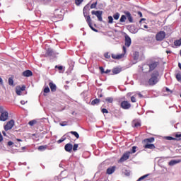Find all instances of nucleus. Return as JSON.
I'll return each mask as SVG.
<instances>
[{
    "label": "nucleus",
    "mask_w": 181,
    "mask_h": 181,
    "mask_svg": "<svg viewBox=\"0 0 181 181\" xmlns=\"http://www.w3.org/2000/svg\"><path fill=\"white\" fill-rule=\"evenodd\" d=\"M160 77L159 76V71L158 70H154L151 75V78L148 80L149 86H156L159 83Z\"/></svg>",
    "instance_id": "nucleus-1"
},
{
    "label": "nucleus",
    "mask_w": 181,
    "mask_h": 181,
    "mask_svg": "<svg viewBox=\"0 0 181 181\" xmlns=\"http://www.w3.org/2000/svg\"><path fill=\"white\" fill-rule=\"evenodd\" d=\"M0 121H6L9 118V113L8 111L4 110V107L0 106Z\"/></svg>",
    "instance_id": "nucleus-2"
},
{
    "label": "nucleus",
    "mask_w": 181,
    "mask_h": 181,
    "mask_svg": "<svg viewBox=\"0 0 181 181\" xmlns=\"http://www.w3.org/2000/svg\"><path fill=\"white\" fill-rule=\"evenodd\" d=\"M166 37V33L165 31H160L156 35V40L157 42H162Z\"/></svg>",
    "instance_id": "nucleus-3"
},
{
    "label": "nucleus",
    "mask_w": 181,
    "mask_h": 181,
    "mask_svg": "<svg viewBox=\"0 0 181 181\" xmlns=\"http://www.w3.org/2000/svg\"><path fill=\"white\" fill-rule=\"evenodd\" d=\"M148 63V67H150V71H153L158 66H159V62L156 61H150Z\"/></svg>",
    "instance_id": "nucleus-4"
},
{
    "label": "nucleus",
    "mask_w": 181,
    "mask_h": 181,
    "mask_svg": "<svg viewBox=\"0 0 181 181\" xmlns=\"http://www.w3.org/2000/svg\"><path fill=\"white\" fill-rule=\"evenodd\" d=\"M92 15H95L98 18V21L103 22V11H92Z\"/></svg>",
    "instance_id": "nucleus-5"
},
{
    "label": "nucleus",
    "mask_w": 181,
    "mask_h": 181,
    "mask_svg": "<svg viewBox=\"0 0 181 181\" xmlns=\"http://www.w3.org/2000/svg\"><path fill=\"white\" fill-rule=\"evenodd\" d=\"M91 4V1L86 4L83 8V16L85 19H87V17L88 16V12H90V4Z\"/></svg>",
    "instance_id": "nucleus-6"
},
{
    "label": "nucleus",
    "mask_w": 181,
    "mask_h": 181,
    "mask_svg": "<svg viewBox=\"0 0 181 181\" xmlns=\"http://www.w3.org/2000/svg\"><path fill=\"white\" fill-rule=\"evenodd\" d=\"M130 156H131V152L127 151L122 155L121 158L119 160V162L122 163V162H125V160H128V159H129Z\"/></svg>",
    "instance_id": "nucleus-7"
},
{
    "label": "nucleus",
    "mask_w": 181,
    "mask_h": 181,
    "mask_svg": "<svg viewBox=\"0 0 181 181\" xmlns=\"http://www.w3.org/2000/svg\"><path fill=\"white\" fill-rule=\"evenodd\" d=\"M120 107L123 110H129L131 108V103L127 100H124L121 103Z\"/></svg>",
    "instance_id": "nucleus-8"
},
{
    "label": "nucleus",
    "mask_w": 181,
    "mask_h": 181,
    "mask_svg": "<svg viewBox=\"0 0 181 181\" xmlns=\"http://www.w3.org/2000/svg\"><path fill=\"white\" fill-rule=\"evenodd\" d=\"M125 53H127V48L123 46V53L120 54H112V59H122V57H124V56H125Z\"/></svg>",
    "instance_id": "nucleus-9"
},
{
    "label": "nucleus",
    "mask_w": 181,
    "mask_h": 181,
    "mask_svg": "<svg viewBox=\"0 0 181 181\" xmlns=\"http://www.w3.org/2000/svg\"><path fill=\"white\" fill-rule=\"evenodd\" d=\"M13 125H15V122L13 120H10L4 126L5 131H9L10 129H12V128H13Z\"/></svg>",
    "instance_id": "nucleus-10"
},
{
    "label": "nucleus",
    "mask_w": 181,
    "mask_h": 181,
    "mask_svg": "<svg viewBox=\"0 0 181 181\" xmlns=\"http://www.w3.org/2000/svg\"><path fill=\"white\" fill-rule=\"evenodd\" d=\"M86 21L89 26V28H90V29H92V30H93V32H98V30L94 28V27H93V24L91 23V17L90 16H88L86 18Z\"/></svg>",
    "instance_id": "nucleus-11"
},
{
    "label": "nucleus",
    "mask_w": 181,
    "mask_h": 181,
    "mask_svg": "<svg viewBox=\"0 0 181 181\" xmlns=\"http://www.w3.org/2000/svg\"><path fill=\"white\" fill-rule=\"evenodd\" d=\"M64 149L66 152H69V153H71V151H73V144L68 143L64 146Z\"/></svg>",
    "instance_id": "nucleus-12"
},
{
    "label": "nucleus",
    "mask_w": 181,
    "mask_h": 181,
    "mask_svg": "<svg viewBox=\"0 0 181 181\" xmlns=\"http://www.w3.org/2000/svg\"><path fill=\"white\" fill-rule=\"evenodd\" d=\"M142 71L143 73H151V69L149 67L148 62L147 64H145L142 66Z\"/></svg>",
    "instance_id": "nucleus-13"
},
{
    "label": "nucleus",
    "mask_w": 181,
    "mask_h": 181,
    "mask_svg": "<svg viewBox=\"0 0 181 181\" xmlns=\"http://www.w3.org/2000/svg\"><path fill=\"white\" fill-rule=\"evenodd\" d=\"M124 14L126 16V18L128 19L129 23H133L134 18H132V15H131V13H129V11H125Z\"/></svg>",
    "instance_id": "nucleus-14"
},
{
    "label": "nucleus",
    "mask_w": 181,
    "mask_h": 181,
    "mask_svg": "<svg viewBox=\"0 0 181 181\" xmlns=\"http://www.w3.org/2000/svg\"><path fill=\"white\" fill-rule=\"evenodd\" d=\"M124 43L127 47H129V46H131L132 41L131 37H129V36L125 35Z\"/></svg>",
    "instance_id": "nucleus-15"
},
{
    "label": "nucleus",
    "mask_w": 181,
    "mask_h": 181,
    "mask_svg": "<svg viewBox=\"0 0 181 181\" xmlns=\"http://www.w3.org/2000/svg\"><path fill=\"white\" fill-rule=\"evenodd\" d=\"M115 169H117V167H115V166H112V167L108 168L106 170L107 175H112V173H114V172H115Z\"/></svg>",
    "instance_id": "nucleus-16"
},
{
    "label": "nucleus",
    "mask_w": 181,
    "mask_h": 181,
    "mask_svg": "<svg viewBox=\"0 0 181 181\" xmlns=\"http://www.w3.org/2000/svg\"><path fill=\"white\" fill-rule=\"evenodd\" d=\"M23 76L24 77H32V76H33V73L30 70H26L23 72Z\"/></svg>",
    "instance_id": "nucleus-17"
},
{
    "label": "nucleus",
    "mask_w": 181,
    "mask_h": 181,
    "mask_svg": "<svg viewBox=\"0 0 181 181\" xmlns=\"http://www.w3.org/2000/svg\"><path fill=\"white\" fill-rule=\"evenodd\" d=\"M49 86L52 93H54L56 90H57V86H56V84H54L53 82H49Z\"/></svg>",
    "instance_id": "nucleus-18"
},
{
    "label": "nucleus",
    "mask_w": 181,
    "mask_h": 181,
    "mask_svg": "<svg viewBox=\"0 0 181 181\" xmlns=\"http://www.w3.org/2000/svg\"><path fill=\"white\" fill-rule=\"evenodd\" d=\"M132 127H133V128H138V127H141V122L138 120H133L132 122Z\"/></svg>",
    "instance_id": "nucleus-19"
},
{
    "label": "nucleus",
    "mask_w": 181,
    "mask_h": 181,
    "mask_svg": "<svg viewBox=\"0 0 181 181\" xmlns=\"http://www.w3.org/2000/svg\"><path fill=\"white\" fill-rule=\"evenodd\" d=\"M46 56H48L49 57H52L54 56V52L52 49H48L46 52Z\"/></svg>",
    "instance_id": "nucleus-20"
},
{
    "label": "nucleus",
    "mask_w": 181,
    "mask_h": 181,
    "mask_svg": "<svg viewBox=\"0 0 181 181\" xmlns=\"http://www.w3.org/2000/svg\"><path fill=\"white\" fill-rule=\"evenodd\" d=\"M177 163H180V160H172L168 164L170 166H175V165H177Z\"/></svg>",
    "instance_id": "nucleus-21"
},
{
    "label": "nucleus",
    "mask_w": 181,
    "mask_h": 181,
    "mask_svg": "<svg viewBox=\"0 0 181 181\" xmlns=\"http://www.w3.org/2000/svg\"><path fill=\"white\" fill-rule=\"evenodd\" d=\"M145 149H155V145L154 144H146L144 146Z\"/></svg>",
    "instance_id": "nucleus-22"
},
{
    "label": "nucleus",
    "mask_w": 181,
    "mask_h": 181,
    "mask_svg": "<svg viewBox=\"0 0 181 181\" xmlns=\"http://www.w3.org/2000/svg\"><path fill=\"white\" fill-rule=\"evenodd\" d=\"M144 142H146V144L148 143L152 144V142H155V138L151 137L148 139H144Z\"/></svg>",
    "instance_id": "nucleus-23"
},
{
    "label": "nucleus",
    "mask_w": 181,
    "mask_h": 181,
    "mask_svg": "<svg viewBox=\"0 0 181 181\" xmlns=\"http://www.w3.org/2000/svg\"><path fill=\"white\" fill-rule=\"evenodd\" d=\"M47 149V145L40 146L38 147V151H40L41 152H43V151H46Z\"/></svg>",
    "instance_id": "nucleus-24"
},
{
    "label": "nucleus",
    "mask_w": 181,
    "mask_h": 181,
    "mask_svg": "<svg viewBox=\"0 0 181 181\" xmlns=\"http://www.w3.org/2000/svg\"><path fill=\"white\" fill-rule=\"evenodd\" d=\"M113 74H119V73H121V69L119 68H114L112 69Z\"/></svg>",
    "instance_id": "nucleus-25"
},
{
    "label": "nucleus",
    "mask_w": 181,
    "mask_h": 181,
    "mask_svg": "<svg viewBox=\"0 0 181 181\" xmlns=\"http://www.w3.org/2000/svg\"><path fill=\"white\" fill-rule=\"evenodd\" d=\"M105 101L107 103H109L110 104H112V103L114 102V98H112V97H107V98H105Z\"/></svg>",
    "instance_id": "nucleus-26"
},
{
    "label": "nucleus",
    "mask_w": 181,
    "mask_h": 181,
    "mask_svg": "<svg viewBox=\"0 0 181 181\" xmlns=\"http://www.w3.org/2000/svg\"><path fill=\"white\" fill-rule=\"evenodd\" d=\"M37 124V120L33 119L28 122V124H30V127H33V125Z\"/></svg>",
    "instance_id": "nucleus-27"
},
{
    "label": "nucleus",
    "mask_w": 181,
    "mask_h": 181,
    "mask_svg": "<svg viewBox=\"0 0 181 181\" xmlns=\"http://www.w3.org/2000/svg\"><path fill=\"white\" fill-rule=\"evenodd\" d=\"M125 21H127V16L122 15L119 19V22H121L122 23L124 22H125Z\"/></svg>",
    "instance_id": "nucleus-28"
},
{
    "label": "nucleus",
    "mask_w": 181,
    "mask_h": 181,
    "mask_svg": "<svg viewBox=\"0 0 181 181\" xmlns=\"http://www.w3.org/2000/svg\"><path fill=\"white\" fill-rule=\"evenodd\" d=\"M175 46H181V38L174 41Z\"/></svg>",
    "instance_id": "nucleus-29"
},
{
    "label": "nucleus",
    "mask_w": 181,
    "mask_h": 181,
    "mask_svg": "<svg viewBox=\"0 0 181 181\" xmlns=\"http://www.w3.org/2000/svg\"><path fill=\"white\" fill-rule=\"evenodd\" d=\"M100 103V99H94L92 102H91V105H95V104H98Z\"/></svg>",
    "instance_id": "nucleus-30"
},
{
    "label": "nucleus",
    "mask_w": 181,
    "mask_h": 181,
    "mask_svg": "<svg viewBox=\"0 0 181 181\" xmlns=\"http://www.w3.org/2000/svg\"><path fill=\"white\" fill-rule=\"evenodd\" d=\"M123 175H124L125 176H129V175H131V172L129 170H124L122 171Z\"/></svg>",
    "instance_id": "nucleus-31"
},
{
    "label": "nucleus",
    "mask_w": 181,
    "mask_h": 181,
    "mask_svg": "<svg viewBox=\"0 0 181 181\" xmlns=\"http://www.w3.org/2000/svg\"><path fill=\"white\" fill-rule=\"evenodd\" d=\"M107 19H108V23H114V18H112V16H109L107 17Z\"/></svg>",
    "instance_id": "nucleus-32"
},
{
    "label": "nucleus",
    "mask_w": 181,
    "mask_h": 181,
    "mask_svg": "<svg viewBox=\"0 0 181 181\" xmlns=\"http://www.w3.org/2000/svg\"><path fill=\"white\" fill-rule=\"evenodd\" d=\"M71 134H72V135H74V136H76V138L77 139H78V138H80V135L78 134V133H77V132H71Z\"/></svg>",
    "instance_id": "nucleus-33"
},
{
    "label": "nucleus",
    "mask_w": 181,
    "mask_h": 181,
    "mask_svg": "<svg viewBox=\"0 0 181 181\" xmlns=\"http://www.w3.org/2000/svg\"><path fill=\"white\" fill-rule=\"evenodd\" d=\"M113 18L115 21H118L119 19V13H115Z\"/></svg>",
    "instance_id": "nucleus-34"
},
{
    "label": "nucleus",
    "mask_w": 181,
    "mask_h": 181,
    "mask_svg": "<svg viewBox=\"0 0 181 181\" xmlns=\"http://www.w3.org/2000/svg\"><path fill=\"white\" fill-rule=\"evenodd\" d=\"M131 33H138V29L135 28V27H133L130 29Z\"/></svg>",
    "instance_id": "nucleus-35"
},
{
    "label": "nucleus",
    "mask_w": 181,
    "mask_h": 181,
    "mask_svg": "<svg viewBox=\"0 0 181 181\" xmlns=\"http://www.w3.org/2000/svg\"><path fill=\"white\" fill-rule=\"evenodd\" d=\"M148 176H149V174H146L145 175L140 177L137 180L138 181L144 180V179H146V177H148Z\"/></svg>",
    "instance_id": "nucleus-36"
},
{
    "label": "nucleus",
    "mask_w": 181,
    "mask_h": 181,
    "mask_svg": "<svg viewBox=\"0 0 181 181\" xmlns=\"http://www.w3.org/2000/svg\"><path fill=\"white\" fill-rule=\"evenodd\" d=\"M64 141H66V136H64L57 141V144H62V142H64Z\"/></svg>",
    "instance_id": "nucleus-37"
},
{
    "label": "nucleus",
    "mask_w": 181,
    "mask_h": 181,
    "mask_svg": "<svg viewBox=\"0 0 181 181\" xmlns=\"http://www.w3.org/2000/svg\"><path fill=\"white\" fill-rule=\"evenodd\" d=\"M128 152H130V155H132V153H135V152H136V146H133L131 151Z\"/></svg>",
    "instance_id": "nucleus-38"
},
{
    "label": "nucleus",
    "mask_w": 181,
    "mask_h": 181,
    "mask_svg": "<svg viewBox=\"0 0 181 181\" xmlns=\"http://www.w3.org/2000/svg\"><path fill=\"white\" fill-rule=\"evenodd\" d=\"M16 93L17 95H21V94L22 93V90H21V89H19V88L17 87L16 90Z\"/></svg>",
    "instance_id": "nucleus-39"
},
{
    "label": "nucleus",
    "mask_w": 181,
    "mask_h": 181,
    "mask_svg": "<svg viewBox=\"0 0 181 181\" xmlns=\"http://www.w3.org/2000/svg\"><path fill=\"white\" fill-rule=\"evenodd\" d=\"M176 78H177V81H181V74L180 73H177L176 74Z\"/></svg>",
    "instance_id": "nucleus-40"
},
{
    "label": "nucleus",
    "mask_w": 181,
    "mask_h": 181,
    "mask_svg": "<svg viewBox=\"0 0 181 181\" xmlns=\"http://www.w3.org/2000/svg\"><path fill=\"white\" fill-rule=\"evenodd\" d=\"M97 8V2L93 3L90 5V9H95Z\"/></svg>",
    "instance_id": "nucleus-41"
},
{
    "label": "nucleus",
    "mask_w": 181,
    "mask_h": 181,
    "mask_svg": "<svg viewBox=\"0 0 181 181\" xmlns=\"http://www.w3.org/2000/svg\"><path fill=\"white\" fill-rule=\"evenodd\" d=\"M44 93H45L46 94H47V93H50V88H49V86L45 88Z\"/></svg>",
    "instance_id": "nucleus-42"
},
{
    "label": "nucleus",
    "mask_w": 181,
    "mask_h": 181,
    "mask_svg": "<svg viewBox=\"0 0 181 181\" xmlns=\"http://www.w3.org/2000/svg\"><path fill=\"white\" fill-rule=\"evenodd\" d=\"M8 84L9 86H13V79L12 78H8Z\"/></svg>",
    "instance_id": "nucleus-43"
},
{
    "label": "nucleus",
    "mask_w": 181,
    "mask_h": 181,
    "mask_svg": "<svg viewBox=\"0 0 181 181\" xmlns=\"http://www.w3.org/2000/svg\"><path fill=\"white\" fill-rule=\"evenodd\" d=\"M77 148H78V144H74V146H72V149L74 152L77 151Z\"/></svg>",
    "instance_id": "nucleus-44"
},
{
    "label": "nucleus",
    "mask_w": 181,
    "mask_h": 181,
    "mask_svg": "<svg viewBox=\"0 0 181 181\" xmlns=\"http://www.w3.org/2000/svg\"><path fill=\"white\" fill-rule=\"evenodd\" d=\"M84 0H75L76 5L78 6Z\"/></svg>",
    "instance_id": "nucleus-45"
},
{
    "label": "nucleus",
    "mask_w": 181,
    "mask_h": 181,
    "mask_svg": "<svg viewBox=\"0 0 181 181\" xmlns=\"http://www.w3.org/2000/svg\"><path fill=\"white\" fill-rule=\"evenodd\" d=\"M104 57H105V59H110L111 57V56L110 55V54L108 52L105 53L104 54Z\"/></svg>",
    "instance_id": "nucleus-46"
},
{
    "label": "nucleus",
    "mask_w": 181,
    "mask_h": 181,
    "mask_svg": "<svg viewBox=\"0 0 181 181\" xmlns=\"http://www.w3.org/2000/svg\"><path fill=\"white\" fill-rule=\"evenodd\" d=\"M18 89H20L21 91H25V90L26 89V86H23L22 87H18Z\"/></svg>",
    "instance_id": "nucleus-47"
},
{
    "label": "nucleus",
    "mask_w": 181,
    "mask_h": 181,
    "mask_svg": "<svg viewBox=\"0 0 181 181\" xmlns=\"http://www.w3.org/2000/svg\"><path fill=\"white\" fill-rule=\"evenodd\" d=\"M131 101L132 103H136V98H135L134 96H132Z\"/></svg>",
    "instance_id": "nucleus-48"
},
{
    "label": "nucleus",
    "mask_w": 181,
    "mask_h": 181,
    "mask_svg": "<svg viewBox=\"0 0 181 181\" xmlns=\"http://www.w3.org/2000/svg\"><path fill=\"white\" fill-rule=\"evenodd\" d=\"M102 112L103 114H108V110L105 108L102 109Z\"/></svg>",
    "instance_id": "nucleus-49"
},
{
    "label": "nucleus",
    "mask_w": 181,
    "mask_h": 181,
    "mask_svg": "<svg viewBox=\"0 0 181 181\" xmlns=\"http://www.w3.org/2000/svg\"><path fill=\"white\" fill-rule=\"evenodd\" d=\"M55 69H58L59 70H63V66H57V65H56L55 66Z\"/></svg>",
    "instance_id": "nucleus-50"
},
{
    "label": "nucleus",
    "mask_w": 181,
    "mask_h": 181,
    "mask_svg": "<svg viewBox=\"0 0 181 181\" xmlns=\"http://www.w3.org/2000/svg\"><path fill=\"white\" fill-rule=\"evenodd\" d=\"M61 127H66V125H67V122H63L62 123H60Z\"/></svg>",
    "instance_id": "nucleus-51"
},
{
    "label": "nucleus",
    "mask_w": 181,
    "mask_h": 181,
    "mask_svg": "<svg viewBox=\"0 0 181 181\" xmlns=\"http://www.w3.org/2000/svg\"><path fill=\"white\" fill-rule=\"evenodd\" d=\"M165 91H167V93H170V94H172V90H170L169 88H165Z\"/></svg>",
    "instance_id": "nucleus-52"
},
{
    "label": "nucleus",
    "mask_w": 181,
    "mask_h": 181,
    "mask_svg": "<svg viewBox=\"0 0 181 181\" xmlns=\"http://www.w3.org/2000/svg\"><path fill=\"white\" fill-rule=\"evenodd\" d=\"M2 141H4V137H2V134L0 132V142H2Z\"/></svg>",
    "instance_id": "nucleus-53"
},
{
    "label": "nucleus",
    "mask_w": 181,
    "mask_h": 181,
    "mask_svg": "<svg viewBox=\"0 0 181 181\" xmlns=\"http://www.w3.org/2000/svg\"><path fill=\"white\" fill-rule=\"evenodd\" d=\"M26 103H28V101H25V100L21 101V104H22V105H25V104H26Z\"/></svg>",
    "instance_id": "nucleus-54"
},
{
    "label": "nucleus",
    "mask_w": 181,
    "mask_h": 181,
    "mask_svg": "<svg viewBox=\"0 0 181 181\" xmlns=\"http://www.w3.org/2000/svg\"><path fill=\"white\" fill-rule=\"evenodd\" d=\"M8 146H12V145H13V142H12V141H8Z\"/></svg>",
    "instance_id": "nucleus-55"
},
{
    "label": "nucleus",
    "mask_w": 181,
    "mask_h": 181,
    "mask_svg": "<svg viewBox=\"0 0 181 181\" xmlns=\"http://www.w3.org/2000/svg\"><path fill=\"white\" fill-rule=\"evenodd\" d=\"M175 137H176V138H179V139H181V134H176V135H175Z\"/></svg>",
    "instance_id": "nucleus-56"
},
{
    "label": "nucleus",
    "mask_w": 181,
    "mask_h": 181,
    "mask_svg": "<svg viewBox=\"0 0 181 181\" xmlns=\"http://www.w3.org/2000/svg\"><path fill=\"white\" fill-rule=\"evenodd\" d=\"M99 69H100L101 73H104V68H103V66H100Z\"/></svg>",
    "instance_id": "nucleus-57"
},
{
    "label": "nucleus",
    "mask_w": 181,
    "mask_h": 181,
    "mask_svg": "<svg viewBox=\"0 0 181 181\" xmlns=\"http://www.w3.org/2000/svg\"><path fill=\"white\" fill-rule=\"evenodd\" d=\"M167 139H168V141H172L173 139H175L173 137L168 136Z\"/></svg>",
    "instance_id": "nucleus-58"
},
{
    "label": "nucleus",
    "mask_w": 181,
    "mask_h": 181,
    "mask_svg": "<svg viewBox=\"0 0 181 181\" xmlns=\"http://www.w3.org/2000/svg\"><path fill=\"white\" fill-rule=\"evenodd\" d=\"M0 84L2 86L4 84V80H2V78L0 76Z\"/></svg>",
    "instance_id": "nucleus-59"
},
{
    "label": "nucleus",
    "mask_w": 181,
    "mask_h": 181,
    "mask_svg": "<svg viewBox=\"0 0 181 181\" xmlns=\"http://www.w3.org/2000/svg\"><path fill=\"white\" fill-rule=\"evenodd\" d=\"M137 13L140 16V18H142V13L141 11H138Z\"/></svg>",
    "instance_id": "nucleus-60"
},
{
    "label": "nucleus",
    "mask_w": 181,
    "mask_h": 181,
    "mask_svg": "<svg viewBox=\"0 0 181 181\" xmlns=\"http://www.w3.org/2000/svg\"><path fill=\"white\" fill-rule=\"evenodd\" d=\"M138 95L140 98H142L144 97V95L142 94H141V93H138Z\"/></svg>",
    "instance_id": "nucleus-61"
},
{
    "label": "nucleus",
    "mask_w": 181,
    "mask_h": 181,
    "mask_svg": "<svg viewBox=\"0 0 181 181\" xmlns=\"http://www.w3.org/2000/svg\"><path fill=\"white\" fill-rule=\"evenodd\" d=\"M2 134H3L4 136H6V132H5V131H3Z\"/></svg>",
    "instance_id": "nucleus-62"
},
{
    "label": "nucleus",
    "mask_w": 181,
    "mask_h": 181,
    "mask_svg": "<svg viewBox=\"0 0 181 181\" xmlns=\"http://www.w3.org/2000/svg\"><path fill=\"white\" fill-rule=\"evenodd\" d=\"M166 53H167V54H169L172 53V51H170V50H167V51H166Z\"/></svg>",
    "instance_id": "nucleus-63"
},
{
    "label": "nucleus",
    "mask_w": 181,
    "mask_h": 181,
    "mask_svg": "<svg viewBox=\"0 0 181 181\" xmlns=\"http://www.w3.org/2000/svg\"><path fill=\"white\" fill-rule=\"evenodd\" d=\"M144 28L145 29H148V25H144Z\"/></svg>",
    "instance_id": "nucleus-64"
}]
</instances>
